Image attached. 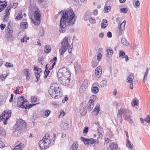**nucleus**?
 <instances>
[{
  "label": "nucleus",
  "instance_id": "1",
  "mask_svg": "<svg viewBox=\"0 0 150 150\" xmlns=\"http://www.w3.org/2000/svg\"><path fill=\"white\" fill-rule=\"evenodd\" d=\"M62 13V18L60 21L59 32H64L67 25H73L74 24L76 18L75 14L72 9H68L64 11L62 10L58 14Z\"/></svg>",
  "mask_w": 150,
  "mask_h": 150
},
{
  "label": "nucleus",
  "instance_id": "2",
  "mask_svg": "<svg viewBox=\"0 0 150 150\" xmlns=\"http://www.w3.org/2000/svg\"><path fill=\"white\" fill-rule=\"evenodd\" d=\"M58 81L63 85H67L70 81L71 74L68 69L63 67L59 69L57 73Z\"/></svg>",
  "mask_w": 150,
  "mask_h": 150
},
{
  "label": "nucleus",
  "instance_id": "3",
  "mask_svg": "<svg viewBox=\"0 0 150 150\" xmlns=\"http://www.w3.org/2000/svg\"><path fill=\"white\" fill-rule=\"evenodd\" d=\"M61 88L57 83H52L48 91L49 94L53 98L58 99L61 97L62 93L61 91Z\"/></svg>",
  "mask_w": 150,
  "mask_h": 150
},
{
  "label": "nucleus",
  "instance_id": "4",
  "mask_svg": "<svg viewBox=\"0 0 150 150\" xmlns=\"http://www.w3.org/2000/svg\"><path fill=\"white\" fill-rule=\"evenodd\" d=\"M17 106L18 107L21 108L28 109L32 107L33 105L31 104H29L28 102L24 98V96H21L18 98Z\"/></svg>",
  "mask_w": 150,
  "mask_h": 150
},
{
  "label": "nucleus",
  "instance_id": "5",
  "mask_svg": "<svg viewBox=\"0 0 150 150\" xmlns=\"http://www.w3.org/2000/svg\"><path fill=\"white\" fill-rule=\"evenodd\" d=\"M51 141L49 134H46L42 139L39 143L40 148L44 149L47 148L50 144Z\"/></svg>",
  "mask_w": 150,
  "mask_h": 150
},
{
  "label": "nucleus",
  "instance_id": "6",
  "mask_svg": "<svg viewBox=\"0 0 150 150\" xmlns=\"http://www.w3.org/2000/svg\"><path fill=\"white\" fill-rule=\"evenodd\" d=\"M68 39L67 37H65L62 41V48L59 50L60 55L63 54L69 47V45L68 43Z\"/></svg>",
  "mask_w": 150,
  "mask_h": 150
},
{
  "label": "nucleus",
  "instance_id": "7",
  "mask_svg": "<svg viewBox=\"0 0 150 150\" xmlns=\"http://www.w3.org/2000/svg\"><path fill=\"white\" fill-rule=\"evenodd\" d=\"M129 112V110L126 109H121L119 110L117 116V120H118L121 123L122 117L124 115L125 116L126 115H128Z\"/></svg>",
  "mask_w": 150,
  "mask_h": 150
},
{
  "label": "nucleus",
  "instance_id": "8",
  "mask_svg": "<svg viewBox=\"0 0 150 150\" xmlns=\"http://www.w3.org/2000/svg\"><path fill=\"white\" fill-rule=\"evenodd\" d=\"M16 126V127L22 130L26 127L27 124L24 120L22 119H19L17 120Z\"/></svg>",
  "mask_w": 150,
  "mask_h": 150
},
{
  "label": "nucleus",
  "instance_id": "9",
  "mask_svg": "<svg viewBox=\"0 0 150 150\" xmlns=\"http://www.w3.org/2000/svg\"><path fill=\"white\" fill-rule=\"evenodd\" d=\"M11 115V112L10 110L5 111L2 114L1 119H3L4 120H6V121H7L10 117Z\"/></svg>",
  "mask_w": 150,
  "mask_h": 150
},
{
  "label": "nucleus",
  "instance_id": "10",
  "mask_svg": "<svg viewBox=\"0 0 150 150\" xmlns=\"http://www.w3.org/2000/svg\"><path fill=\"white\" fill-rule=\"evenodd\" d=\"M33 70L36 78L37 79L36 82H37L40 79V73H41L42 70L40 68H39L37 66L34 67Z\"/></svg>",
  "mask_w": 150,
  "mask_h": 150
},
{
  "label": "nucleus",
  "instance_id": "11",
  "mask_svg": "<svg viewBox=\"0 0 150 150\" xmlns=\"http://www.w3.org/2000/svg\"><path fill=\"white\" fill-rule=\"evenodd\" d=\"M23 72L26 76L27 81L29 80L31 76V70L28 69H25L23 71Z\"/></svg>",
  "mask_w": 150,
  "mask_h": 150
},
{
  "label": "nucleus",
  "instance_id": "12",
  "mask_svg": "<svg viewBox=\"0 0 150 150\" xmlns=\"http://www.w3.org/2000/svg\"><path fill=\"white\" fill-rule=\"evenodd\" d=\"M86 105L85 104H82L80 106V112L82 115H84L86 113Z\"/></svg>",
  "mask_w": 150,
  "mask_h": 150
},
{
  "label": "nucleus",
  "instance_id": "13",
  "mask_svg": "<svg viewBox=\"0 0 150 150\" xmlns=\"http://www.w3.org/2000/svg\"><path fill=\"white\" fill-rule=\"evenodd\" d=\"M101 73L102 68L101 66H98L96 68L95 71V74L96 76L99 78L101 76Z\"/></svg>",
  "mask_w": 150,
  "mask_h": 150
},
{
  "label": "nucleus",
  "instance_id": "14",
  "mask_svg": "<svg viewBox=\"0 0 150 150\" xmlns=\"http://www.w3.org/2000/svg\"><path fill=\"white\" fill-rule=\"evenodd\" d=\"M94 100H90L87 103V109L89 111L91 110L93 107V103Z\"/></svg>",
  "mask_w": 150,
  "mask_h": 150
},
{
  "label": "nucleus",
  "instance_id": "15",
  "mask_svg": "<svg viewBox=\"0 0 150 150\" xmlns=\"http://www.w3.org/2000/svg\"><path fill=\"white\" fill-rule=\"evenodd\" d=\"M41 17V15L39 10L36 11L34 13V18L37 21H40Z\"/></svg>",
  "mask_w": 150,
  "mask_h": 150
},
{
  "label": "nucleus",
  "instance_id": "16",
  "mask_svg": "<svg viewBox=\"0 0 150 150\" xmlns=\"http://www.w3.org/2000/svg\"><path fill=\"white\" fill-rule=\"evenodd\" d=\"M22 129L16 127L14 131L13 132V135L14 136H19L21 135V131Z\"/></svg>",
  "mask_w": 150,
  "mask_h": 150
},
{
  "label": "nucleus",
  "instance_id": "17",
  "mask_svg": "<svg viewBox=\"0 0 150 150\" xmlns=\"http://www.w3.org/2000/svg\"><path fill=\"white\" fill-rule=\"evenodd\" d=\"M126 21H124L120 25L119 27V34L121 35L122 33V31L124 30V27L125 25Z\"/></svg>",
  "mask_w": 150,
  "mask_h": 150
},
{
  "label": "nucleus",
  "instance_id": "18",
  "mask_svg": "<svg viewBox=\"0 0 150 150\" xmlns=\"http://www.w3.org/2000/svg\"><path fill=\"white\" fill-rule=\"evenodd\" d=\"M92 15V13L89 11H86L85 13L83 19L85 21H86L89 19L91 16Z\"/></svg>",
  "mask_w": 150,
  "mask_h": 150
},
{
  "label": "nucleus",
  "instance_id": "19",
  "mask_svg": "<svg viewBox=\"0 0 150 150\" xmlns=\"http://www.w3.org/2000/svg\"><path fill=\"white\" fill-rule=\"evenodd\" d=\"M49 67L50 66H45V69L44 74H45V72H46L47 75H45L44 76V78L45 79L47 78V76L50 72V71L51 69H52L54 67V66H50V68Z\"/></svg>",
  "mask_w": 150,
  "mask_h": 150
},
{
  "label": "nucleus",
  "instance_id": "20",
  "mask_svg": "<svg viewBox=\"0 0 150 150\" xmlns=\"http://www.w3.org/2000/svg\"><path fill=\"white\" fill-rule=\"evenodd\" d=\"M98 143L99 141L96 139H95L92 138L89 139V144H90V146L98 144Z\"/></svg>",
  "mask_w": 150,
  "mask_h": 150
},
{
  "label": "nucleus",
  "instance_id": "21",
  "mask_svg": "<svg viewBox=\"0 0 150 150\" xmlns=\"http://www.w3.org/2000/svg\"><path fill=\"white\" fill-rule=\"evenodd\" d=\"M109 147L110 150H117L118 148V146L117 144L112 143L110 144Z\"/></svg>",
  "mask_w": 150,
  "mask_h": 150
},
{
  "label": "nucleus",
  "instance_id": "22",
  "mask_svg": "<svg viewBox=\"0 0 150 150\" xmlns=\"http://www.w3.org/2000/svg\"><path fill=\"white\" fill-rule=\"evenodd\" d=\"M78 144L77 142H74L70 148V150H77Z\"/></svg>",
  "mask_w": 150,
  "mask_h": 150
},
{
  "label": "nucleus",
  "instance_id": "23",
  "mask_svg": "<svg viewBox=\"0 0 150 150\" xmlns=\"http://www.w3.org/2000/svg\"><path fill=\"white\" fill-rule=\"evenodd\" d=\"M10 28H11V27L9 26L8 27L7 29L6 30V33H7V31L8 32V38H11L12 36V33L13 32V31L12 30H11Z\"/></svg>",
  "mask_w": 150,
  "mask_h": 150
},
{
  "label": "nucleus",
  "instance_id": "24",
  "mask_svg": "<svg viewBox=\"0 0 150 150\" xmlns=\"http://www.w3.org/2000/svg\"><path fill=\"white\" fill-rule=\"evenodd\" d=\"M60 125L61 128L63 129H66L68 128L67 124L65 122H61L60 123Z\"/></svg>",
  "mask_w": 150,
  "mask_h": 150
},
{
  "label": "nucleus",
  "instance_id": "25",
  "mask_svg": "<svg viewBox=\"0 0 150 150\" xmlns=\"http://www.w3.org/2000/svg\"><path fill=\"white\" fill-rule=\"evenodd\" d=\"M126 146L129 149H132L133 147V145L129 139H127L126 140Z\"/></svg>",
  "mask_w": 150,
  "mask_h": 150
},
{
  "label": "nucleus",
  "instance_id": "26",
  "mask_svg": "<svg viewBox=\"0 0 150 150\" xmlns=\"http://www.w3.org/2000/svg\"><path fill=\"white\" fill-rule=\"evenodd\" d=\"M24 146V144L21 143L20 144L16 145L13 150H22Z\"/></svg>",
  "mask_w": 150,
  "mask_h": 150
},
{
  "label": "nucleus",
  "instance_id": "27",
  "mask_svg": "<svg viewBox=\"0 0 150 150\" xmlns=\"http://www.w3.org/2000/svg\"><path fill=\"white\" fill-rule=\"evenodd\" d=\"M108 25V21L106 20L103 19L101 23V28H105Z\"/></svg>",
  "mask_w": 150,
  "mask_h": 150
},
{
  "label": "nucleus",
  "instance_id": "28",
  "mask_svg": "<svg viewBox=\"0 0 150 150\" xmlns=\"http://www.w3.org/2000/svg\"><path fill=\"white\" fill-rule=\"evenodd\" d=\"M134 75L133 74H130V75L127 77V81L129 83L132 82L134 78Z\"/></svg>",
  "mask_w": 150,
  "mask_h": 150
},
{
  "label": "nucleus",
  "instance_id": "29",
  "mask_svg": "<svg viewBox=\"0 0 150 150\" xmlns=\"http://www.w3.org/2000/svg\"><path fill=\"white\" fill-rule=\"evenodd\" d=\"M41 112L44 114V115L46 117H48L50 113V112L48 110H43L41 111Z\"/></svg>",
  "mask_w": 150,
  "mask_h": 150
},
{
  "label": "nucleus",
  "instance_id": "30",
  "mask_svg": "<svg viewBox=\"0 0 150 150\" xmlns=\"http://www.w3.org/2000/svg\"><path fill=\"white\" fill-rule=\"evenodd\" d=\"M107 54L106 55V57H112L113 54V51L111 49H107Z\"/></svg>",
  "mask_w": 150,
  "mask_h": 150
},
{
  "label": "nucleus",
  "instance_id": "31",
  "mask_svg": "<svg viewBox=\"0 0 150 150\" xmlns=\"http://www.w3.org/2000/svg\"><path fill=\"white\" fill-rule=\"evenodd\" d=\"M131 117L132 116L130 115H126L125 116V119L130 123H132L133 122L131 119Z\"/></svg>",
  "mask_w": 150,
  "mask_h": 150
},
{
  "label": "nucleus",
  "instance_id": "32",
  "mask_svg": "<svg viewBox=\"0 0 150 150\" xmlns=\"http://www.w3.org/2000/svg\"><path fill=\"white\" fill-rule=\"evenodd\" d=\"M81 139L85 144L86 145L87 144H89V139L86 138L84 137H81Z\"/></svg>",
  "mask_w": 150,
  "mask_h": 150
},
{
  "label": "nucleus",
  "instance_id": "33",
  "mask_svg": "<svg viewBox=\"0 0 150 150\" xmlns=\"http://www.w3.org/2000/svg\"><path fill=\"white\" fill-rule=\"evenodd\" d=\"M51 50V49L49 46L45 45L44 48V51L45 53H48Z\"/></svg>",
  "mask_w": 150,
  "mask_h": 150
},
{
  "label": "nucleus",
  "instance_id": "34",
  "mask_svg": "<svg viewBox=\"0 0 150 150\" xmlns=\"http://www.w3.org/2000/svg\"><path fill=\"white\" fill-rule=\"evenodd\" d=\"M27 26V23L26 22L22 23L20 24V27L22 29H25Z\"/></svg>",
  "mask_w": 150,
  "mask_h": 150
},
{
  "label": "nucleus",
  "instance_id": "35",
  "mask_svg": "<svg viewBox=\"0 0 150 150\" xmlns=\"http://www.w3.org/2000/svg\"><path fill=\"white\" fill-rule=\"evenodd\" d=\"M121 42L124 45L127 46L129 45V43L127 41V40L124 37L121 38Z\"/></svg>",
  "mask_w": 150,
  "mask_h": 150
},
{
  "label": "nucleus",
  "instance_id": "36",
  "mask_svg": "<svg viewBox=\"0 0 150 150\" xmlns=\"http://www.w3.org/2000/svg\"><path fill=\"white\" fill-rule=\"evenodd\" d=\"M100 111V106L99 105H97L96 107H95L94 109V112H96V115H98Z\"/></svg>",
  "mask_w": 150,
  "mask_h": 150
},
{
  "label": "nucleus",
  "instance_id": "37",
  "mask_svg": "<svg viewBox=\"0 0 150 150\" xmlns=\"http://www.w3.org/2000/svg\"><path fill=\"white\" fill-rule=\"evenodd\" d=\"M149 69H148V68H147L146 69V71L145 73L144 74V77L143 79V81L144 82L146 80V78L148 74V73L149 70Z\"/></svg>",
  "mask_w": 150,
  "mask_h": 150
},
{
  "label": "nucleus",
  "instance_id": "38",
  "mask_svg": "<svg viewBox=\"0 0 150 150\" xmlns=\"http://www.w3.org/2000/svg\"><path fill=\"white\" fill-rule=\"evenodd\" d=\"M111 7L110 6H105L104 8V11L106 13L109 12L110 11Z\"/></svg>",
  "mask_w": 150,
  "mask_h": 150
},
{
  "label": "nucleus",
  "instance_id": "39",
  "mask_svg": "<svg viewBox=\"0 0 150 150\" xmlns=\"http://www.w3.org/2000/svg\"><path fill=\"white\" fill-rule=\"evenodd\" d=\"M107 81L104 80L101 81L100 83V85L102 87H104L107 85Z\"/></svg>",
  "mask_w": 150,
  "mask_h": 150
},
{
  "label": "nucleus",
  "instance_id": "40",
  "mask_svg": "<svg viewBox=\"0 0 150 150\" xmlns=\"http://www.w3.org/2000/svg\"><path fill=\"white\" fill-rule=\"evenodd\" d=\"M86 86L81 85L79 88L80 93H83L86 90Z\"/></svg>",
  "mask_w": 150,
  "mask_h": 150
},
{
  "label": "nucleus",
  "instance_id": "41",
  "mask_svg": "<svg viewBox=\"0 0 150 150\" xmlns=\"http://www.w3.org/2000/svg\"><path fill=\"white\" fill-rule=\"evenodd\" d=\"M57 60V58L55 57H54L53 59L50 60V64H52V66H54L55 65L56 61Z\"/></svg>",
  "mask_w": 150,
  "mask_h": 150
},
{
  "label": "nucleus",
  "instance_id": "42",
  "mask_svg": "<svg viewBox=\"0 0 150 150\" xmlns=\"http://www.w3.org/2000/svg\"><path fill=\"white\" fill-rule=\"evenodd\" d=\"M119 55L120 57L122 58H125V56L126 55L125 52L122 50L120 51Z\"/></svg>",
  "mask_w": 150,
  "mask_h": 150
},
{
  "label": "nucleus",
  "instance_id": "43",
  "mask_svg": "<svg viewBox=\"0 0 150 150\" xmlns=\"http://www.w3.org/2000/svg\"><path fill=\"white\" fill-rule=\"evenodd\" d=\"M92 92L93 93H96L98 92L99 89L97 87L95 86L92 88Z\"/></svg>",
  "mask_w": 150,
  "mask_h": 150
},
{
  "label": "nucleus",
  "instance_id": "44",
  "mask_svg": "<svg viewBox=\"0 0 150 150\" xmlns=\"http://www.w3.org/2000/svg\"><path fill=\"white\" fill-rule=\"evenodd\" d=\"M6 132L4 130L0 127V134L3 136H4L6 135Z\"/></svg>",
  "mask_w": 150,
  "mask_h": 150
},
{
  "label": "nucleus",
  "instance_id": "45",
  "mask_svg": "<svg viewBox=\"0 0 150 150\" xmlns=\"http://www.w3.org/2000/svg\"><path fill=\"white\" fill-rule=\"evenodd\" d=\"M5 13L6 15L4 16L3 18L4 21H6L7 19L8 18V16L10 14V13L9 12H6L5 11Z\"/></svg>",
  "mask_w": 150,
  "mask_h": 150
},
{
  "label": "nucleus",
  "instance_id": "46",
  "mask_svg": "<svg viewBox=\"0 0 150 150\" xmlns=\"http://www.w3.org/2000/svg\"><path fill=\"white\" fill-rule=\"evenodd\" d=\"M137 103H138V101H137L136 99L134 98L133 100L132 101V106H134L137 105Z\"/></svg>",
  "mask_w": 150,
  "mask_h": 150
},
{
  "label": "nucleus",
  "instance_id": "47",
  "mask_svg": "<svg viewBox=\"0 0 150 150\" xmlns=\"http://www.w3.org/2000/svg\"><path fill=\"white\" fill-rule=\"evenodd\" d=\"M98 131V134L99 137H100L102 135V132L103 131V129L102 127H99L97 130Z\"/></svg>",
  "mask_w": 150,
  "mask_h": 150
},
{
  "label": "nucleus",
  "instance_id": "48",
  "mask_svg": "<svg viewBox=\"0 0 150 150\" xmlns=\"http://www.w3.org/2000/svg\"><path fill=\"white\" fill-rule=\"evenodd\" d=\"M144 120L148 123H150V117L149 115H147L144 119Z\"/></svg>",
  "mask_w": 150,
  "mask_h": 150
},
{
  "label": "nucleus",
  "instance_id": "49",
  "mask_svg": "<svg viewBox=\"0 0 150 150\" xmlns=\"http://www.w3.org/2000/svg\"><path fill=\"white\" fill-rule=\"evenodd\" d=\"M127 11L128 10L126 8H123L120 9V12L121 13H126Z\"/></svg>",
  "mask_w": 150,
  "mask_h": 150
},
{
  "label": "nucleus",
  "instance_id": "50",
  "mask_svg": "<svg viewBox=\"0 0 150 150\" xmlns=\"http://www.w3.org/2000/svg\"><path fill=\"white\" fill-rule=\"evenodd\" d=\"M90 22L91 23H96V19L94 18H91V17L89 19Z\"/></svg>",
  "mask_w": 150,
  "mask_h": 150
},
{
  "label": "nucleus",
  "instance_id": "51",
  "mask_svg": "<svg viewBox=\"0 0 150 150\" xmlns=\"http://www.w3.org/2000/svg\"><path fill=\"white\" fill-rule=\"evenodd\" d=\"M88 84V80L87 79H86L84 80L83 82V83L82 85H83L85 86H86V87Z\"/></svg>",
  "mask_w": 150,
  "mask_h": 150
},
{
  "label": "nucleus",
  "instance_id": "52",
  "mask_svg": "<svg viewBox=\"0 0 150 150\" xmlns=\"http://www.w3.org/2000/svg\"><path fill=\"white\" fill-rule=\"evenodd\" d=\"M33 21L34 24L36 25H38L40 24V21H37L36 20L35 21L33 20Z\"/></svg>",
  "mask_w": 150,
  "mask_h": 150
},
{
  "label": "nucleus",
  "instance_id": "53",
  "mask_svg": "<svg viewBox=\"0 0 150 150\" xmlns=\"http://www.w3.org/2000/svg\"><path fill=\"white\" fill-rule=\"evenodd\" d=\"M44 59L42 57H41L40 58L39 57L38 59V61L39 62V63L40 64L42 65H43V64L42 63V61Z\"/></svg>",
  "mask_w": 150,
  "mask_h": 150
},
{
  "label": "nucleus",
  "instance_id": "54",
  "mask_svg": "<svg viewBox=\"0 0 150 150\" xmlns=\"http://www.w3.org/2000/svg\"><path fill=\"white\" fill-rule=\"evenodd\" d=\"M22 16L21 14H18L17 16L16 17L15 19L17 20H19L21 18H22Z\"/></svg>",
  "mask_w": 150,
  "mask_h": 150
},
{
  "label": "nucleus",
  "instance_id": "55",
  "mask_svg": "<svg viewBox=\"0 0 150 150\" xmlns=\"http://www.w3.org/2000/svg\"><path fill=\"white\" fill-rule=\"evenodd\" d=\"M20 87L19 86H18L16 88V90L14 91V93L16 94H17L18 93L19 90L20 89Z\"/></svg>",
  "mask_w": 150,
  "mask_h": 150
},
{
  "label": "nucleus",
  "instance_id": "56",
  "mask_svg": "<svg viewBox=\"0 0 150 150\" xmlns=\"http://www.w3.org/2000/svg\"><path fill=\"white\" fill-rule=\"evenodd\" d=\"M4 146V143L0 139V148H3Z\"/></svg>",
  "mask_w": 150,
  "mask_h": 150
},
{
  "label": "nucleus",
  "instance_id": "57",
  "mask_svg": "<svg viewBox=\"0 0 150 150\" xmlns=\"http://www.w3.org/2000/svg\"><path fill=\"white\" fill-rule=\"evenodd\" d=\"M88 131V128L87 127H85L83 131V133L86 134Z\"/></svg>",
  "mask_w": 150,
  "mask_h": 150
},
{
  "label": "nucleus",
  "instance_id": "58",
  "mask_svg": "<svg viewBox=\"0 0 150 150\" xmlns=\"http://www.w3.org/2000/svg\"><path fill=\"white\" fill-rule=\"evenodd\" d=\"M107 36L109 38H111L112 37V34L111 32L109 31L107 33Z\"/></svg>",
  "mask_w": 150,
  "mask_h": 150
},
{
  "label": "nucleus",
  "instance_id": "59",
  "mask_svg": "<svg viewBox=\"0 0 150 150\" xmlns=\"http://www.w3.org/2000/svg\"><path fill=\"white\" fill-rule=\"evenodd\" d=\"M102 55L101 53H99L97 56V59L98 60H100L102 57Z\"/></svg>",
  "mask_w": 150,
  "mask_h": 150
},
{
  "label": "nucleus",
  "instance_id": "60",
  "mask_svg": "<svg viewBox=\"0 0 150 150\" xmlns=\"http://www.w3.org/2000/svg\"><path fill=\"white\" fill-rule=\"evenodd\" d=\"M7 76H4L3 75H0V78L3 81L6 78Z\"/></svg>",
  "mask_w": 150,
  "mask_h": 150
},
{
  "label": "nucleus",
  "instance_id": "61",
  "mask_svg": "<svg viewBox=\"0 0 150 150\" xmlns=\"http://www.w3.org/2000/svg\"><path fill=\"white\" fill-rule=\"evenodd\" d=\"M0 26L1 27V29L2 30H4L6 27L5 25L4 24H1Z\"/></svg>",
  "mask_w": 150,
  "mask_h": 150
},
{
  "label": "nucleus",
  "instance_id": "62",
  "mask_svg": "<svg viewBox=\"0 0 150 150\" xmlns=\"http://www.w3.org/2000/svg\"><path fill=\"white\" fill-rule=\"evenodd\" d=\"M80 66H75L74 67V69L75 71V72L76 73L77 72V70L78 69L80 68Z\"/></svg>",
  "mask_w": 150,
  "mask_h": 150
},
{
  "label": "nucleus",
  "instance_id": "63",
  "mask_svg": "<svg viewBox=\"0 0 150 150\" xmlns=\"http://www.w3.org/2000/svg\"><path fill=\"white\" fill-rule=\"evenodd\" d=\"M68 99V98L67 97H65L62 100V102L63 103H65L66 101H67Z\"/></svg>",
  "mask_w": 150,
  "mask_h": 150
},
{
  "label": "nucleus",
  "instance_id": "64",
  "mask_svg": "<svg viewBox=\"0 0 150 150\" xmlns=\"http://www.w3.org/2000/svg\"><path fill=\"white\" fill-rule=\"evenodd\" d=\"M13 94H11V96L10 99L9 100V102H10L11 103L13 102Z\"/></svg>",
  "mask_w": 150,
  "mask_h": 150
}]
</instances>
